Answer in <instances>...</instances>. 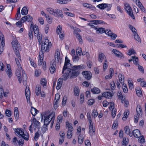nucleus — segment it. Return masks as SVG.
Wrapping results in <instances>:
<instances>
[{
    "mask_svg": "<svg viewBox=\"0 0 146 146\" xmlns=\"http://www.w3.org/2000/svg\"><path fill=\"white\" fill-rule=\"evenodd\" d=\"M54 116L55 114L53 113H51L47 116H44V125L46 126L48 125L52 119H53Z\"/></svg>",
    "mask_w": 146,
    "mask_h": 146,
    "instance_id": "nucleus-8",
    "label": "nucleus"
},
{
    "mask_svg": "<svg viewBox=\"0 0 146 146\" xmlns=\"http://www.w3.org/2000/svg\"><path fill=\"white\" fill-rule=\"evenodd\" d=\"M7 74L8 76L10 78L12 76V73L11 70H7L6 71Z\"/></svg>",
    "mask_w": 146,
    "mask_h": 146,
    "instance_id": "nucleus-51",
    "label": "nucleus"
},
{
    "mask_svg": "<svg viewBox=\"0 0 146 146\" xmlns=\"http://www.w3.org/2000/svg\"><path fill=\"white\" fill-rule=\"evenodd\" d=\"M17 136H20L25 140L28 141L29 139V135L28 133H24V131L22 130L21 128L14 129Z\"/></svg>",
    "mask_w": 146,
    "mask_h": 146,
    "instance_id": "nucleus-6",
    "label": "nucleus"
},
{
    "mask_svg": "<svg viewBox=\"0 0 146 146\" xmlns=\"http://www.w3.org/2000/svg\"><path fill=\"white\" fill-rule=\"evenodd\" d=\"M46 10L50 14L53 15H54V14H55V9H54L51 8H47Z\"/></svg>",
    "mask_w": 146,
    "mask_h": 146,
    "instance_id": "nucleus-36",
    "label": "nucleus"
},
{
    "mask_svg": "<svg viewBox=\"0 0 146 146\" xmlns=\"http://www.w3.org/2000/svg\"><path fill=\"white\" fill-rule=\"evenodd\" d=\"M107 32V35L111 37V38L113 40H115L117 36L116 34L112 33V32L111 30H108Z\"/></svg>",
    "mask_w": 146,
    "mask_h": 146,
    "instance_id": "nucleus-14",
    "label": "nucleus"
},
{
    "mask_svg": "<svg viewBox=\"0 0 146 146\" xmlns=\"http://www.w3.org/2000/svg\"><path fill=\"white\" fill-rule=\"evenodd\" d=\"M94 27L96 31V33L98 34H102L104 33L107 34V31H108V30H105V29L102 27L96 28V27Z\"/></svg>",
    "mask_w": 146,
    "mask_h": 146,
    "instance_id": "nucleus-12",
    "label": "nucleus"
},
{
    "mask_svg": "<svg viewBox=\"0 0 146 146\" xmlns=\"http://www.w3.org/2000/svg\"><path fill=\"white\" fill-rule=\"evenodd\" d=\"M116 111H117L114 108H113L112 109L111 111V115L113 118H114L116 115Z\"/></svg>",
    "mask_w": 146,
    "mask_h": 146,
    "instance_id": "nucleus-47",
    "label": "nucleus"
},
{
    "mask_svg": "<svg viewBox=\"0 0 146 146\" xmlns=\"http://www.w3.org/2000/svg\"><path fill=\"white\" fill-rule=\"evenodd\" d=\"M85 145L86 146H91V143L89 140H87L85 141Z\"/></svg>",
    "mask_w": 146,
    "mask_h": 146,
    "instance_id": "nucleus-63",
    "label": "nucleus"
},
{
    "mask_svg": "<svg viewBox=\"0 0 146 146\" xmlns=\"http://www.w3.org/2000/svg\"><path fill=\"white\" fill-rule=\"evenodd\" d=\"M65 13L66 15L71 17H74L75 15L74 14L71 12H66Z\"/></svg>",
    "mask_w": 146,
    "mask_h": 146,
    "instance_id": "nucleus-62",
    "label": "nucleus"
},
{
    "mask_svg": "<svg viewBox=\"0 0 146 146\" xmlns=\"http://www.w3.org/2000/svg\"><path fill=\"white\" fill-rule=\"evenodd\" d=\"M111 6V4L106 3L100 4L97 6V7L102 10L104 9L105 8H107V11H109L110 10Z\"/></svg>",
    "mask_w": 146,
    "mask_h": 146,
    "instance_id": "nucleus-9",
    "label": "nucleus"
},
{
    "mask_svg": "<svg viewBox=\"0 0 146 146\" xmlns=\"http://www.w3.org/2000/svg\"><path fill=\"white\" fill-rule=\"evenodd\" d=\"M74 92L75 95L78 96L79 94V90L78 87H76L74 88Z\"/></svg>",
    "mask_w": 146,
    "mask_h": 146,
    "instance_id": "nucleus-37",
    "label": "nucleus"
},
{
    "mask_svg": "<svg viewBox=\"0 0 146 146\" xmlns=\"http://www.w3.org/2000/svg\"><path fill=\"white\" fill-rule=\"evenodd\" d=\"M124 9L129 16L132 18L134 19L135 17L133 14V10L129 3H126L124 4Z\"/></svg>",
    "mask_w": 146,
    "mask_h": 146,
    "instance_id": "nucleus-7",
    "label": "nucleus"
},
{
    "mask_svg": "<svg viewBox=\"0 0 146 146\" xmlns=\"http://www.w3.org/2000/svg\"><path fill=\"white\" fill-rule=\"evenodd\" d=\"M17 142L20 146H22L24 143V141L23 139H21L19 141H17Z\"/></svg>",
    "mask_w": 146,
    "mask_h": 146,
    "instance_id": "nucleus-53",
    "label": "nucleus"
},
{
    "mask_svg": "<svg viewBox=\"0 0 146 146\" xmlns=\"http://www.w3.org/2000/svg\"><path fill=\"white\" fill-rule=\"evenodd\" d=\"M66 126L67 125L68 127V129H72L73 128L72 124L71 123H70L68 122H66Z\"/></svg>",
    "mask_w": 146,
    "mask_h": 146,
    "instance_id": "nucleus-60",
    "label": "nucleus"
},
{
    "mask_svg": "<svg viewBox=\"0 0 146 146\" xmlns=\"http://www.w3.org/2000/svg\"><path fill=\"white\" fill-rule=\"evenodd\" d=\"M95 102L94 99H90L89 100L88 102V104L89 105L91 106Z\"/></svg>",
    "mask_w": 146,
    "mask_h": 146,
    "instance_id": "nucleus-48",
    "label": "nucleus"
},
{
    "mask_svg": "<svg viewBox=\"0 0 146 146\" xmlns=\"http://www.w3.org/2000/svg\"><path fill=\"white\" fill-rule=\"evenodd\" d=\"M87 116L89 122V123H92V120L91 116L90 114L89 113H87Z\"/></svg>",
    "mask_w": 146,
    "mask_h": 146,
    "instance_id": "nucleus-52",
    "label": "nucleus"
},
{
    "mask_svg": "<svg viewBox=\"0 0 146 146\" xmlns=\"http://www.w3.org/2000/svg\"><path fill=\"white\" fill-rule=\"evenodd\" d=\"M33 122L34 124V128L35 129L38 126H39L40 123L36 120L35 117H33L32 120V123Z\"/></svg>",
    "mask_w": 146,
    "mask_h": 146,
    "instance_id": "nucleus-15",
    "label": "nucleus"
},
{
    "mask_svg": "<svg viewBox=\"0 0 146 146\" xmlns=\"http://www.w3.org/2000/svg\"><path fill=\"white\" fill-rule=\"evenodd\" d=\"M119 81L121 83H123L124 82V76L121 74H119L118 75Z\"/></svg>",
    "mask_w": 146,
    "mask_h": 146,
    "instance_id": "nucleus-33",
    "label": "nucleus"
},
{
    "mask_svg": "<svg viewBox=\"0 0 146 146\" xmlns=\"http://www.w3.org/2000/svg\"><path fill=\"white\" fill-rule=\"evenodd\" d=\"M54 63V64L52 65V66H50V71L51 74L54 73L56 70L55 67L56 65H55Z\"/></svg>",
    "mask_w": 146,
    "mask_h": 146,
    "instance_id": "nucleus-31",
    "label": "nucleus"
},
{
    "mask_svg": "<svg viewBox=\"0 0 146 146\" xmlns=\"http://www.w3.org/2000/svg\"><path fill=\"white\" fill-rule=\"evenodd\" d=\"M38 112V110L36 109L31 107V112L33 116H35Z\"/></svg>",
    "mask_w": 146,
    "mask_h": 146,
    "instance_id": "nucleus-23",
    "label": "nucleus"
},
{
    "mask_svg": "<svg viewBox=\"0 0 146 146\" xmlns=\"http://www.w3.org/2000/svg\"><path fill=\"white\" fill-rule=\"evenodd\" d=\"M28 12V10L27 9V8L24 7L22 9L21 13L22 15H25L27 14Z\"/></svg>",
    "mask_w": 146,
    "mask_h": 146,
    "instance_id": "nucleus-24",
    "label": "nucleus"
},
{
    "mask_svg": "<svg viewBox=\"0 0 146 146\" xmlns=\"http://www.w3.org/2000/svg\"><path fill=\"white\" fill-rule=\"evenodd\" d=\"M98 114V113L97 111L95 110H94L92 113V116L94 117V118H95L96 117Z\"/></svg>",
    "mask_w": 146,
    "mask_h": 146,
    "instance_id": "nucleus-42",
    "label": "nucleus"
},
{
    "mask_svg": "<svg viewBox=\"0 0 146 146\" xmlns=\"http://www.w3.org/2000/svg\"><path fill=\"white\" fill-rule=\"evenodd\" d=\"M127 139L126 137H124L123 138V141L122 142V146L123 145L125 146L127 145L128 143V139H127Z\"/></svg>",
    "mask_w": 146,
    "mask_h": 146,
    "instance_id": "nucleus-30",
    "label": "nucleus"
},
{
    "mask_svg": "<svg viewBox=\"0 0 146 146\" xmlns=\"http://www.w3.org/2000/svg\"><path fill=\"white\" fill-rule=\"evenodd\" d=\"M30 29L31 30H35L36 29L38 30V27L36 25L34 26L33 23L31 24Z\"/></svg>",
    "mask_w": 146,
    "mask_h": 146,
    "instance_id": "nucleus-44",
    "label": "nucleus"
},
{
    "mask_svg": "<svg viewBox=\"0 0 146 146\" xmlns=\"http://www.w3.org/2000/svg\"><path fill=\"white\" fill-rule=\"evenodd\" d=\"M111 87L112 90L115 89L116 87L115 86V83L114 81H112L110 83Z\"/></svg>",
    "mask_w": 146,
    "mask_h": 146,
    "instance_id": "nucleus-54",
    "label": "nucleus"
},
{
    "mask_svg": "<svg viewBox=\"0 0 146 146\" xmlns=\"http://www.w3.org/2000/svg\"><path fill=\"white\" fill-rule=\"evenodd\" d=\"M84 101V96L83 94H81L80 96V103L82 104Z\"/></svg>",
    "mask_w": 146,
    "mask_h": 146,
    "instance_id": "nucleus-57",
    "label": "nucleus"
},
{
    "mask_svg": "<svg viewBox=\"0 0 146 146\" xmlns=\"http://www.w3.org/2000/svg\"><path fill=\"white\" fill-rule=\"evenodd\" d=\"M76 37L80 42H82V40L80 34L78 32H76Z\"/></svg>",
    "mask_w": 146,
    "mask_h": 146,
    "instance_id": "nucleus-39",
    "label": "nucleus"
},
{
    "mask_svg": "<svg viewBox=\"0 0 146 146\" xmlns=\"http://www.w3.org/2000/svg\"><path fill=\"white\" fill-rule=\"evenodd\" d=\"M27 16H25L22 17L21 19V21H22V22L24 23L27 20Z\"/></svg>",
    "mask_w": 146,
    "mask_h": 146,
    "instance_id": "nucleus-56",
    "label": "nucleus"
},
{
    "mask_svg": "<svg viewBox=\"0 0 146 146\" xmlns=\"http://www.w3.org/2000/svg\"><path fill=\"white\" fill-rule=\"evenodd\" d=\"M21 70H22L21 68H19L16 70V74L18 80L19 82L21 83V82L22 80L23 81L26 82L27 81V76L26 74L25 73H23V72L22 76H21Z\"/></svg>",
    "mask_w": 146,
    "mask_h": 146,
    "instance_id": "nucleus-5",
    "label": "nucleus"
},
{
    "mask_svg": "<svg viewBox=\"0 0 146 146\" xmlns=\"http://www.w3.org/2000/svg\"><path fill=\"white\" fill-rule=\"evenodd\" d=\"M89 132H91L92 131L93 132H95V129H93V125L92 123H89Z\"/></svg>",
    "mask_w": 146,
    "mask_h": 146,
    "instance_id": "nucleus-38",
    "label": "nucleus"
},
{
    "mask_svg": "<svg viewBox=\"0 0 146 146\" xmlns=\"http://www.w3.org/2000/svg\"><path fill=\"white\" fill-rule=\"evenodd\" d=\"M14 114L15 117L18 118L19 117V111L17 107H15L14 108Z\"/></svg>",
    "mask_w": 146,
    "mask_h": 146,
    "instance_id": "nucleus-29",
    "label": "nucleus"
},
{
    "mask_svg": "<svg viewBox=\"0 0 146 146\" xmlns=\"http://www.w3.org/2000/svg\"><path fill=\"white\" fill-rule=\"evenodd\" d=\"M70 62V60L66 56L65 58V61L64 66L63 67L62 70V73H64V72H67V70L70 71L71 72H78L77 76L80 73V70L83 69L84 68V65L83 64L79 65H75L72 67L71 68H69V66H67L68 65V64ZM74 72H73L74 73Z\"/></svg>",
    "mask_w": 146,
    "mask_h": 146,
    "instance_id": "nucleus-1",
    "label": "nucleus"
},
{
    "mask_svg": "<svg viewBox=\"0 0 146 146\" xmlns=\"http://www.w3.org/2000/svg\"><path fill=\"white\" fill-rule=\"evenodd\" d=\"M40 84L43 86H46V81L44 78H42L40 80Z\"/></svg>",
    "mask_w": 146,
    "mask_h": 146,
    "instance_id": "nucleus-43",
    "label": "nucleus"
},
{
    "mask_svg": "<svg viewBox=\"0 0 146 146\" xmlns=\"http://www.w3.org/2000/svg\"><path fill=\"white\" fill-rule=\"evenodd\" d=\"M58 101L56 100V101L54 103V107L55 109L57 108L58 106Z\"/></svg>",
    "mask_w": 146,
    "mask_h": 146,
    "instance_id": "nucleus-59",
    "label": "nucleus"
},
{
    "mask_svg": "<svg viewBox=\"0 0 146 146\" xmlns=\"http://www.w3.org/2000/svg\"><path fill=\"white\" fill-rule=\"evenodd\" d=\"M72 130L69 129L67 131V137L68 138H70L72 136Z\"/></svg>",
    "mask_w": 146,
    "mask_h": 146,
    "instance_id": "nucleus-34",
    "label": "nucleus"
},
{
    "mask_svg": "<svg viewBox=\"0 0 146 146\" xmlns=\"http://www.w3.org/2000/svg\"><path fill=\"white\" fill-rule=\"evenodd\" d=\"M105 56V55L104 53H99L98 56V61L101 62H102V60Z\"/></svg>",
    "mask_w": 146,
    "mask_h": 146,
    "instance_id": "nucleus-26",
    "label": "nucleus"
},
{
    "mask_svg": "<svg viewBox=\"0 0 146 146\" xmlns=\"http://www.w3.org/2000/svg\"><path fill=\"white\" fill-rule=\"evenodd\" d=\"M136 54V52L135 50L133 49H130L129 50L128 54L129 56H130L132 54Z\"/></svg>",
    "mask_w": 146,
    "mask_h": 146,
    "instance_id": "nucleus-40",
    "label": "nucleus"
},
{
    "mask_svg": "<svg viewBox=\"0 0 146 146\" xmlns=\"http://www.w3.org/2000/svg\"><path fill=\"white\" fill-rule=\"evenodd\" d=\"M63 119V116L62 115H59L58 117V120L59 123H60L62 122Z\"/></svg>",
    "mask_w": 146,
    "mask_h": 146,
    "instance_id": "nucleus-55",
    "label": "nucleus"
},
{
    "mask_svg": "<svg viewBox=\"0 0 146 146\" xmlns=\"http://www.w3.org/2000/svg\"><path fill=\"white\" fill-rule=\"evenodd\" d=\"M138 69L139 70L141 71V73H143L144 72V70L143 67L142 66L140 65H139L138 66Z\"/></svg>",
    "mask_w": 146,
    "mask_h": 146,
    "instance_id": "nucleus-64",
    "label": "nucleus"
},
{
    "mask_svg": "<svg viewBox=\"0 0 146 146\" xmlns=\"http://www.w3.org/2000/svg\"><path fill=\"white\" fill-rule=\"evenodd\" d=\"M36 36H37V39L38 40V42L39 43V44H40L42 42V35L39 34Z\"/></svg>",
    "mask_w": 146,
    "mask_h": 146,
    "instance_id": "nucleus-35",
    "label": "nucleus"
},
{
    "mask_svg": "<svg viewBox=\"0 0 146 146\" xmlns=\"http://www.w3.org/2000/svg\"><path fill=\"white\" fill-rule=\"evenodd\" d=\"M124 130L125 133L126 134L129 133L130 132V129L128 126H127L125 127Z\"/></svg>",
    "mask_w": 146,
    "mask_h": 146,
    "instance_id": "nucleus-46",
    "label": "nucleus"
},
{
    "mask_svg": "<svg viewBox=\"0 0 146 146\" xmlns=\"http://www.w3.org/2000/svg\"><path fill=\"white\" fill-rule=\"evenodd\" d=\"M6 115L8 117H10L11 115V111L8 110H6L5 111Z\"/></svg>",
    "mask_w": 146,
    "mask_h": 146,
    "instance_id": "nucleus-50",
    "label": "nucleus"
},
{
    "mask_svg": "<svg viewBox=\"0 0 146 146\" xmlns=\"http://www.w3.org/2000/svg\"><path fill=\"white\" fill-rule=\"evenodd\" d=\"M131 57L133 59V63L134 64L136 65H138L139 64L138 63V57H135V56H132Z\"/></svg>",
    "mask_w": 146,
    "mask_h": 146,
    "instance_id": "nucleus-32",
    "label": "nucleus"
},
{
    "mask_svg": "<svg viewBox=\"0 0 146 146\" xmlns=\"http://www.w3.org/2000/svg\"><path fill=\"white\" fill-rule=\"evenodd\" d=\"M67 100V99L66 97V96H64L63 97L62 102V106H65Z\"/></svg>",
    "mask_w": 146,
    "mask_h": 146,
    "instance_id": "nucleus-49",
    "label": "nucleus"
},
{
    "mask_svg": "<svg viewBox=\"0 0 146 146\" xmlns=\"http://www.w3.org/2000/svg\"><path fill=\"white\" fill-rule=\"evenodd\" d=\"M133 133L135 137L138 138L140 137V131L138 129L134 130L133 131Z\"/></svg>",
    "mask_w": 146,
    "mask_h": 146,
    "instance_id": "nucleus-19",
    "label": "nucleus"
},
{
    "mask_svg": "<svg viewBox=\"0 0 146 146\" xmlns=\"http://www.w3.org/2000/svg\"><path fill=\"white\" fill-rule=\"evenodd\" d=\"M91 91L93 94H98L100 92V90L98 88L96 87H94L93 88L91 89Z\"/></svg>",
    "mask_w": 146,
    "mask_h": 146,
    "instance_id": "nucleus-22",
    "label": "nucleus"
},
{
    "mask_svg": "<svg viewBox=\"0 0 146 146\" xmlns=\"http://www.w3.org/2000/svg\"><path fill=\"white\" fill-rule=\"evenodd\" d=\"M49 41L47 37L44 38L41 43V54H43L44 52H48L49 51V48L51 46L52 44Z\"/></svg>",
    "mask_w": 146,
    "mask_h": 146,
    "instance_id": "nucleus-3",
    "label": "nucleus"
},
{
    "mask_svg": "<svg viewBox=\"0 0 146 146\" xmlns=\"http://www.w3.org/2000/svg\"><path fill=\"white\" fill-rule=\"evenodd\" d=\"M102 96L105 98H109L112 97V95L111 92H106L102 94Z\"/></svg>",
    "mask_w": 146,
    "mask_h": 146,
    "instance_id": "nucleus-20",
    "label": "nucleus"
},
{
    "mask_svg": "<svg viewBox=\"0 0 146 146\" xmlns=\"http://www.w3.org/2000/svg\"><path fill=\"white\" fill-rule=\"evenodd\" d=\"M20 59V60H21V58H19ZM15 61L16 62V64L18 66V68L20 69V68H21V64H20L18 60V58H15Z\"/></svg>",
    "mask_w": 146,
    "mask_h": 146,
    "instance_id": "nucleus-41",
    "label": "nucleus"
},
{
    "mask_svg": "<svg viewBox=\"0 0 146 146\" xmlns=\"http://www.w3.org/2000/svg\"><path fill=\"white\" fill-rule=\"evenodd\" d=\"M67 72L62 73V78H60L58 79V80L57 85L56 87V89L57 90H59L61 87L63 80L64 81L66 80L69 77L70 79H71L74 78H75L77 76V74L78 72H71L70 71L67 70Z\"/></svg>",
    "mask_w": 146,
    "mask_h": 146,
    "instance_id": "nucleus-2",
    "label": "nucleus"
},
{
    "mask_svg": "<svg viewBox=\"0 0 146 146\" xmlns=\"http://www.w3.org/2000/svg\"><path fill=\"white\" fill-rule=\"evenodd\" d=\"M60 52L59 50H57L55 52V59L56 60V59L58 61H59L60 58Z\"/></svg>",
    "mask_w": 146,
    "mask_h": 146,
    "instance_id": "nucleus-27",
    "label": "nucleus"
},
{
    "mask_svg": "<svg viewBox=\"0 0 146 146\" xmlns=\"http://www.w3.org/2000/svg\"><path fill=\"white\" fill-rule=\"evenodd\" d=\"M135 39L139 42H141V40L137 32H135L134 34Z\"/></svg>",
    "mask_w": 146,
    "mask_h": 146,
    "instance_id": "nucleus-28",
    "label": "nucleus"
},
{
    "mask_svg": "<svg viewBox=\"0 0 146 146\" xmlns=\"http://www.w3.org/2000/svg\"><path fill=\"white\" fill-rule=\"evenodd\" d=\"M83 85L86 87H88L90 84V83L86 81H85L83 82Z\"/></svg>",
    "mask_w": 146,
    "mask_h": 146,
    "instance_id": "nucleus-61",
    "label": "nucleus"
},
{
    "mask_svg": "<svg viewBox=\"0 0 146 146\" xmlns=\"http://www.w3.org/2000/svg\"><path fill=\"white\" fill-rule=\"evenodd\" d=\"M112 52L116 56L118 57L121 58L122 56H123V54L115 49H113Z\"/></svg>",
    "mask_w": 146,
    "mask_h": 146,
    "instance_id": "nucleus-18",
    "label": "nucleus"
},
{
    "mask_svg": "<svg viewBox=\"0 0 146 146\" xmlns=\"http://www.w3.org/2000/svg\"><path fill=\"white\" fill-rule=\"evenodd\" d=\"M118 125V123L117 122H114L113 123L112 128L113 129H115L117 128Z\"/></svg>",
    "mask_w": 146,
    "mask_h": 146,
    "instance_id": "nucleus-58",
    "label": "nucleus"
},
{
    "mask_svg": "<svg viewBox=\"0 0 146 146\" xmlns=\"http://www.w3.org/2000/svg\"><path fill=\"white\" fill-rule=\"evenodd\" d=\"M25 93L27 101H28V100H29L31 96V93L29 88H27V87L26 88L25 90Z\"/></svg>",
    "mask_w": 146,
    "mask_h": 146,
    "instance_id": "nucleus-17",
    "label": "nucleus"
},
{
    "mask_svg": "<svg viewBox=\"0 0 146 146\" xmlns=\"http://www.w3.org/2000/svg\"><path fill=\"white\" fill-rule=\"evenodd\" d=\"M0 39L1 41V45L2 47H3L5 45V38L4 36L1 31H0Z\"/></svg>",
    "mask_w": 146,
    "mask_h": 146,
    "instance_id": "nucleus-16",
    "label": "nucleus"
},
{
    "mask_svg": "<svg viewBox=\"0 0 146 146\" xmlns=\"http://www.w3.org/2000/svg\"><path fill=\"white\" fill-rule=\"evenodd\" d=\"M62 28L60 25H58L56 29V33L58 34L60 36V39L62 40L64 37V33L63 31H62Z\"/></svg>",
    "mask_w": 146,
    "mask_h": 146,
    "instance_id": "nucleus-10",
    "label": "nucleus"
},
{
    "mask_svg": "<svg viewBox=\"0 0 146 146\" xmlns=\"http://www.w3.org/2000/svg\"><path fill=\"white\" fill-rule=\"evenodd\" d=\"M12 44L17 57L20 58L21 57L19 51V49L21 47L20 44L16 39H14L12 41Z\"/></svg>",
    "mask_w": 146,
    "mask_h": 146,
    "instance_id": "nucleus-4",
    "label": "nucleus"
},
{
    "mask_svg": "<svg viewBox=\"0 0 146 146\" xmlns=\"http://www.w3.org/2000/svg\"><path fill=\"white\" fill-rule=\"evenodd\" d=\"M139 89H135V91L137 95L139 97H141L142 95V92L141 91V90L140 88Z\"/></svg>",
    "mask_w": 146,
    "mask_h": 146,
    "instance_id": "nucleus-45",
    "label": "nucleus"
},
{
    "mask_svg": "<svg viewBox=\"0 0 146 146\" xmlns=\"http://www.w3.org/2000/svg\"><path fill=\"white\" fill-rule=\"evenodd\" d=\"M40 93V86L39 85H37L36 88V94L37 96H38Z\"/></svg>",
    "mask_w": 146,
    "mask_h": 146,
    "instance_id": "nucleus-25",
    "label": "nucleus"
},
{
    "mask_svg": "<svg viewBox=\"0 0 146 146\" xmlns=\"http://www.w3.org/2000/svg\"><path fill=\"white\" fill-rule=\"evenodd\" d=\"M54 13L55 14H54V15L56 17H60L61 18L63 17L64 16L62 11L59 9H55Z\"/></svg>",
    "mask_w": 146,
    "mask_h": 146,
    "instance_id": "nucleus-13",
    "label": "nucleus"
},
{
    "mask_svg": "<svg viewBox=\"0 0 146 146\" xmlns=\"http://www.w3.org/2000/svg\"><path fill=\"white\" fill-rule=\"evenodd\" d=\"M83 5L84 7L88 8L92 10H94L96 9L95 7L93 6L92 5L89 4L84 3L83 4Z\"/></svg>",
    "mask_w": 146,
    "mask_h": 146,
    "instance_id": "nucleus-21",
    "label": "nucleus"
},
{
    "mask_svg": "<svg viewBox=\"0 0 146 146\" xmlns=\"http://www.w3.org/2000/svg\"><path fill=\"white\" fill-rule=\"evenodd\" d=\"M82 74L85 78L88 80H90L92 77V74L90 71H83L82 72Z\"/></svg>",
    "mask_w": 146,
    "mask_h": 146,
    "instance_id": "nucleus-11",
    "label": "nucleus"
}]
</instances>
